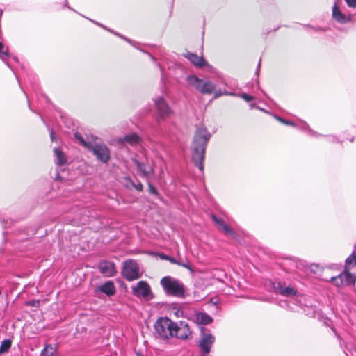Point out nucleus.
<instances>
[{
    "label": "nucleus",
    "instance_id": "f3484780",
    "mask_svg": "<svg viewBox=\"0 0 356 356\" xmlns=\"http://www.w3.org/2000/svg\"><path fill=\"white\" fill-rule=\"evenodd\" d=\"M99 290L108 296L115 293V287L113 282L111 281H107L104 284L99 286Z\"/></svg>",
    "mask_w": 356,
    "mask_h": 356
},
{
    "label": "nucleus",
    "instance_id": "c9c22d12",
    "mask_svg": "<svg viewBox=\"0 0 356 356\" xmlns=\"http://www.w3.org/2000/svg\"><path fill=\"white\" fill-rule=\"evenodd\" d=\"M51 140H54L55 139V137H54V131L51 129Z\"/></svg>",
    "mask_w": 356,
    "mask_h": 356
},
{
    "label": "nucleus",
    "instance_id": "f704fd0d",
    "mask_svg": "<svg viewBox=\"0 0 356 356\" xmlns=\"http://www.w3.org/2000/svg\"><path fill=\"white\" fill-rule=\"evenodd\" d=\"M170 261L171 263H173V264H176L177 265H179V263H181L183 261L181 260V259H179L178 260L174 259V258H170Z\"/></svg>",
    "mask_w": 356,
    "mask_h": 356
},
{
    "label": "nucleus",
    "instance_id": "423d86ee",
    "mask_svg": "<svg viewBox=\"0 0 356 356\" xmlns=\"http://www.w3.org/2000/svg\"><path fill=\"white\" fill-rule=\"evenodd\" d=\"M122 273L123 277L128 281H133L140 277L138 264L132 259H129L124 262Z\"/></svg>",
    "mask_w": 356,
    "mask_h": 356
},
{
    "label": "nucleus",
    "instance_id": "6e6552de",
    "mask_svg": "<svg viewBox=\"0 0 356 356\" xmlns=\"http://www.w3.org/2000/svg\"><path fill=\"white\" fill-rule=\"evenodd\" d=\"M154 106L158 115L156 118L158 122L170 117L172 113V110L162 97H158L154 99Z\"/></svg>",
    "mask_w": 356,
    "mask_h": 356
},
{
    "label": "nucleus",
    "instance_id": "cd10ccee",
    "mask_svg": "<svg viewBox=\"0 0 356 356\" xmlns=\"http://www.w3.org/2000/svg\"><path fill=\"white\" fill-rule=\"evenodd\" d=\"M356 264V252H353L346 260V265Z\"/></svg>",
    "mask_w": 356,
    "mask_h": 356
},
{
    "label": "nucleus",
    "instance_id": "72a5a7b5",
    "mask_svg": "<svg viewBox=\"0 0 356 356\" xmlns=\"http://www.w3.org/2000/svg\"><path fill=\"white\" fill-rule=\"evenodd\" d=\"M350 8L356 7V0H344Z\"/></svg>",
    "mask_w": 356,
    "mask_h": 356
},
{
    "label": "nucleus",
    "instance_id": "79ce46f5",
    "mask_svg": "<svg viewBox=\"0 0 356 356\" xmlns=\"http://www.w3.org/2000/svg\"><path fill=\"white\" fill-rule=\"evenodd\" d=\"M202 356H209V355H202Z\"/></svg>",
    "mask_w": 356,
    "mask_h": 356
},
{
    "label": "nucleus",
    "instance_id": "a19ab883",
    "mask_svg": "<svg viewBox=\"0 0 356 356\" xmlns=\"http://www.w3.org/2000/svg\"><path fill=\"white\" fill-rule=\"evenodd\" d=\"M137 356H144V355L142 354H138Z\"/></svg>",
    "mask_w": 356,
    "mask_h": 356
},
{
    "label": "nucleus",
    "instance_id": "412c9836",
    "mask_svg": "<svg viewBox=\"0 0 356 356\" xmlns=\"http://www.w3.org/2000/svg\"><path fill=\"white\" fill-rule=\"evenodd\" d=\"M10 56L8 48L5 47L3 44L0 42V58L9 67L8 63L6 62V59Z\"/></svg>",
    "mask_w": 356,
    "mask_h": 356
},
{
    "label": "nucleus",
    "instance_id": "58836bf2",
    "mask_svg": "<svg viewBox=\"0 0 356 356\" xmlns=\"http://www.w3.org/2000/svg\"><path fill=\"white\" fill-rule=\"evenodd\" d=\"M254 106H254V104H251V107H252V108H253V107H254Z\"/></svg>",
    "mask_w": 356,
    "mask_h": 356
},
{
    "label": "nucleus",
    "instance_id": "9b49d317",
    "mask_svg": "<svg viewBox=\"0 0 356 356\" xmlns=\"http://www.w3.org/2000/svg\"><path fill=\"white\" fill-rule=\"evenodd\" d=\"M204 328H202V339L200 341V346L202 350L208 354L211 350V346L215 341V337L210 333L204 332Z\"/></svg>",
    "mask_w": 356,
    "mask_h": 356
},
{
    "label": "nucleus",
    "instance_id": "39448f33",
    "mask_svg": "<svg viewBox=\"0 0 356 356\" xmlns=\"http://www.w3.org/2000/svg\"><path fill=\"white\" fill-rule=\"evenodd\" d=\"M132 294L145 300H150L154 298L150 285L146 281H140L131 286Z\"/></svg>",
    "mask_w": 356,
    "mask_h": 356
},
{
    "label": "nucleus",
    "instance_id": "a878e982",
    "mask_svg": "<svg viewBox=\"0 0 356 356\" xmlns=\"http://www.w3.org/2000/svg\"><path fill=\"white\" fill-rule=\"evenodd\" d=\"M12 342L10 339L3 340L0 345V353L7 352L11 347Z\"/></svg>",
    "mask_w": 356,
    "mask_h": 356
},
{
    "label": "nucleus",
    "instance_id": "f03ea898",
    "mask_svg": "<svg viewBox=\"0 0 356 356\" xmlns=\"http://www.w3.org/2000/svg\"><path fill=\"white\" fill-rule=\"evenodd\" d=\"M160 284L168 295L178 298L184 297L185 289L181 281L170 276H165L161 280Z\"/></svg>",
    "mask_w": 356,
    "mask_h": 356
},
{
    "label": "nucleus",
    "instance_id": "4be33fe9",
    "mask_svg": "<svg viewBox=\"0 0 356 356\" xmlns=\"http://www.w3.org/2000/svg\"><path fill=\"white\" fill-rule=\"evenodd\" d=\"M345 285H348L356 282V277L348 271L342 273Z\"/></svg>",
    "mask_w": 356,
    "mask_h": 356
},
{
    "label": "nucleus",
    "instance_id": "c756f323",
    "mask_svg": "<svg viewBox=\"0 0 356 356\" xmlns=\"http://www.w3.org/2000/svg\"><path fill=\"white\" fill-rule=\"evenodd\" d=\"M148 188H149V191L151 194L154 195H159V193H158V191L156 190V188L155 187H154L153 185L149 181H148Z\"/></svg>",
    "mask_w": 356,
    "mask_h": 356
},
{
    "label": "nucleus",
    "instance_id": "b1692460",
    "mask_svg": "<svg viewBox=\"0 0 356 356\" xmlns=\"http://www.w3.org/2000/svg\"><path fill=\"white\" fill-rule=\"evenodd\" d=\"M330 282L338 287L345 285L342 273L339 274L337 276L332 277L330 279Z\"/></svg>",
    "mask_w": 356,
    "mask_h": 356
},
{
    "label": "nucleus",
    "instance_id": "2eb2a0df",
    "mask_svg": "<svg viewBox=\"0 0 356 356\" xmlns=\"http://www.w3.org/2000/svg\"><path fill=\"white\" fill-rule=\"evenodd\" d=\"M332 16L336 21L341 24H346L351 19L350 16L343 14L337 5H334L332 8Z\"/></svg>",
    "mask_w": 356,
    "mask_h": 356
},
{
    "label": "nucleus",
    "instance_id": "dca6fc26",
    "mask_svg": "<svg viewBox=\"0 0 356 356\" xmlns=\"http://www.w3.org/2000/svg\"><path fill=\"white\" fill-rule=\"evenodd\" d=\"M184 56L196 67H202L205 65L203 57L199 56L195 54L186 53L184 54Z\"/></svg>",
    "mask_w": 356,
    "mask_h": 356
},
{
    "label": "nucleus",
    "instance_id": "393cba45",
    "mask_svg": "<svg viewBox=\"0 0 356 356\" xmlns=\"http://www.w3.org/2000/svg\"><path fill=\"white\" fill-rule=\"evenodd\" d=\"M74 137L76 138V139H77L79 143L85 147H86L87 149H88L90 147V146L91 145V144L93 143V141H86L83 138V137L79 133H75L74 134Z\"/></svg>",
    "mask_w": 356,
    "mask_h": 356
},
{
    "label": "nucleus",
    "instance_id": "4c0bfd02",
    "mask_svg": "<svg viewBox=\"0 0 356 356\" xmlns=\"http://www.w3.org/2000/svg\"><path fill=\"white\" fill-rule=\"evenodd\" d=\"M258 109L261 110V111H264V112H266L264 109L263 108H260L259 107H257Z\"/></svg>",
    "mask_w": 356,
    "mask_h": 356
},
{
    "label": "nucleus",
    "instance_id": "f8f14e48",
    "mask_svg": "<svg viewBox=\"0 0 356 356\" xmlns=\"http://www.w3.org/2000/svg\"><path fill=\"white\" fill-rule=\"evenodd\" d=\"M98 269L102 274L108 277H113L116 273L115 264L111 261H101L98 266Z\"/></svg>",
    "mask_w": 356,
    "mask_h": 356
},
{
    "label": "nucleus",
    "instance_id": "7c9ffc66",
    "mask_svg": "<svg viewBox=\"0 0 356 356\" xmlns=\"http://www.w3.org/2000/svg\"><path fill=\"white\" fill-rule=\"evenodd\" d=\"M241 97L246 102H250L254 99V97L253 96L248 95L246 93H243L241 95Z\"/></svg>",
    "mask_w": 356,
    "mask_h": 356
},
{
    "label": "nucleus",
    "instance_id": "c85d7f7f",
    "mask_svg": "<svg viewBox=\"0 0 356 356\" xmlns=\"http://www.w3.org/2000/svg\"><path fill=\"white\" fill-rule=\"evenodd\" d=\"M222 95H234L233 92H221L220 90L216 91L214 93V97L218 98Z\"/></svg>",
    "mask_w": 356,
    "mask_h": 356
},
{
    "label": "nucleus",
    "instance_id": "aec40b11",
    "mask_svg": "<svg viewBox=\"0 0 356 356\" xmlns=\"http://www.w3.org/2000/svg\"><path fill=\"white\" fill-rule=\"evenodd\" d=\"M140 138L136 134H128L124 136V142L131 145H135L140 143Z\"/></svg>",
    "mask_w": 356,
    "mask_h": 356
},
{
    "label": "nucleus",
    "instance_id": "f257e3e1",
    "mask_svg": "<svg viewBox=\"0 0 356 356\" xmlns=\"http://www.w3.org/2000/svg\"><path fill=\"white\" fill-rule=\"evenodd\" d=\"M210 138L211 134L204 127L197 128L191 146L192 159L201 171L204 168L205 150Z\"/></svg>",
    "mask_w": 356,
    "mask_h": 356
},
{
    "label": "nucleus",
    "instance_id": "1a4fd4ad",
    "mask_svg": "<svg viewBox=\"0 0 356 356\" xmlns=\"http://www.w3.org/2000/svg\"><path fill=\"white\" fill-rule=\"evenodd\" d=\"M175 332L173 337L180 339H186L191 334V331L188 324L184 321H180L179 323L174 322Z\"/></svg>",
    "mask_w": 356,
    "mask_h": 356
},
{
    "label": "nucleus",
    "instance_id": "9d476101",
    "mask_svg": "<svg viewBox=\"0 0 356 356\" xmlns=\"http://www.w3.org/2000/svg\"><path fill=\"white\" fill-rule=\"evenodd\" d=\"M134 163L136 165L138 172L143 177L149 179L154 174V169L148 162H140L138 160L133 159Z\"/></svg>",
    "mask_w": 356,
    "mask_h": 356
},
{
    "label": "nucleus",
    "instance_id": "20e7f679",
    "mask_svg": "<svg viewBox=\"0 0 356 356\" xmlns=\"http://www.w3.org/2000/svg\"><path fill=\"white\" fill-rule=\"evenodd\" d=\"M187 81L191 86L203 94H211L216 89L215 84L211 81H203L195 75L188 76Z\"/></svg>",
    "mask_w": 356,
    "mask_h": 356
},
{
    "label": "nucleus",
    "instance_id": "ea45409f",
    "mask_svg": "<svg viewBox=\"0 0 356 356\" xmlns=\"http://www.w3.org/2000/svg\"><path fill=\"white\" fill-rule=\"evenodd\" d=\"M97 24H98V25H99L100 26H102V27L104 28V27L102 26V24H98V23H97Z\"/></svg>",
    "mask_w": 356,
    "mask_h": 356
},
{
    "label": "nucleus",
    "instance_id": "2f4dec72",
    "mask_svg": "<svg viewBox=\"0 0 356 356\" xmlns=\"http://www.w3.org/2000/svg\"><path fill=\"white\" fill-rule=\"evenodd\" d=\"M275 118L280 122L283 123V124H287V125H291V126H294L295 124L293 122H290V121H286L282 118H281L280 117H275Z\"/></svg>",
    "mask_w": 356,
    "mask_h": 356
},
{
    "label": "nucleus",
    "instance_id": "4468645a",
    "mask_svg": "<svg viewBox=\"0 0 356 356\" xmlns=\"http://www.w3.org/2000/svg\"><path fill=\"white\" fill-rule=\"evenodd\" d=\"M274 289L276 293H280L283 296L291 297L296 295V291L294 288L290 286L284 287L280 285V283H278L277 286H274Z\"/></svg>",
    "mask_w": 356,
    "mask_h": 356
},
{
    "label": "nucleus",
    "instance_id": "a211bd4d",
    "mask_svg": "<svg viewBox=\"0 0 356 356\" xmlns=\"http://www.w3.org/2000/svg\"><path fill=\"white\" fill-rule=\"evenodd\" d=\"M54 154L56 157V164L58 165H63L67 162V158L64 153L59 148H54Z\"/></svg>",
    "mask_w": 356,
    "mask_h": 356
},
{
    "label": "nucleus",
    "instance_id": "6ab92c4d",
    "mask_svg": "<svg viewBox=\"0 0 356 356\" xmlns=\"http://www.w3.org/2000/svg\"><path fill=\"white\" fill-rule=\"evenodd\" d=\"M196 319L198 323L203 325H208L212 322V318L206 313L199 312L196 314Z\"/></svg>",
    "mask_w": 356,
    "mask_h": 356
},
{
    "label": "nucleus",
    "instance_id": "bb28decb",
    "mask_svg": "<svg viewBox=\"0 0 356 356\" xmlns=\"http://www.w3.org/2000/svg\"><path fill=\"white\" fill-rule=\"evenodd\" d=\"M126 180L127 181V187L129 186H131V187H134L136 190L138 191H142L143 190V185L141 182H138V184H135L130 178L127 177L126 178Z\"/></svg>",
    "mask_w": 356,
    "mask_h": 356
},
{
    "label": "nucleus",
    "instance_id": "0eeeda50",
    "mask_svg": "<svg viewBox=\"0 0 356 356\" xmlns=\"http://www.w3.org/2000/svg\"><path fill=\"white\" fill-rule=\"evenodd\" d=\"M88 149L92 152L97 159L102 163H106L110 160V151L107 146L102 143L94 140Z\"/></svg>",
    "mask_w": 356,
    "mask_h": 356
},
{
    "label": "nucleus",
    "instance_id": "e433bc0d",
    "mask_svg": "<svg viewBox=\"0 0 356 356\" xmlns=\"http://www.w3.org/2000/svg\"><path fill=\"white\" fill-rule=\"evenodd\" d=\"M117 35H118L119 37H120L121 38H123L125 40L128 41L129 42H131V41L129 40H128L127 38H124V36L120 35V34H116Z\"/></svg>",
    "mask_w": 356,
    "mask_h": 356
},
{
    "label": "nucleus",
    "instance_id": "7ed1b4c3",
    "mask_svg": "<svg viewBox=\"0 0 356 356\" xmlns=\"http://www.w3.org/2000/svg\"><path fill=\"white\" fill-rule=\"evenodd\" d=\"M174 322L168 318L161 317L154 323V330L156 337L168 339L173 337L175 332Z\"/></svg>",
    "mask_w": 356,
    "mask_h": 356
},
{
    "label": "nucleus",
    "instance_id": "ddd939ff",
    "mask_svg": "<svg viewBox=\"0 0 356 356\" xmlns=\"http://www.w3.org/2000/svg\"><path fill=\"white\" fill-rule=\"evenodd\" d=\"M212 219L214 222L217 225L219 230L223 232L227 236H230L232 238H234L236 234L234 232L226 225L225 221L222 219L218 218L216 216H212Z\"/></svg>",
    "mask_w": 356,
    "mask_h": 356
},
{
    "label": "nucleus",
    "instance_id": "5701e85b",
    "mask_svg": "<svg viewBox=\"0 0 356 356\" xmlns=\"http://www.w3.org/2000/svg\"><path fill=\"white\" fill-rule=\"evenodd\" d=\"M56 352V348L49 344L41 351L40 356H53Z\"/></svg>",
    "mask_w": 356,
    "mask_h": 356
},
{
    "label": "nucleus",
    "instance_id": "473e14b6",
    "mask_svg": "<svg viewBox=\"0 0 356 356\" xmlns=\"http://www.w3.org/2000/svg\"><path fill=\"white\" fill-rule=\"evenodd\" d=\"M179 266H181L184 267L185 268L189 270L192 273L193 272V268L188 264V263H185V262L182 261L181 263H179Z\"/></svg>",
    "mask_w": 356,
    "mask_h": 356
}]
</instances>
